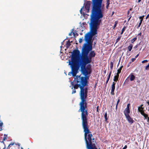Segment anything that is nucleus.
Here are the masks:
<instances>
[{
    "label": "nucleus",
    "instance_id": "nucleus-4",
    "mask_svg": "<svg viewBox=\"0 0 149 149\" xmlns=\"http://www.w3.org/2000/svg\"><path fill=\"white\" fill-rule=\"evenodd\" d=\"M80 53V51L78 50H74L73 51L71 57V62H69V65L71 66V72H73L74 70L77 69L79 67V65L78 64L79 61L77 60V58Z\"/></svg>",
    "mask_w": 149,
    "mask_h": 149
},
{
    "label": "nucleus",
    "instance_id": "nucleus-57",
    "mask_svg": "<svg viewBox=\"0 0 149 149\" xmlns=\"http://www.w3.org/2000/svg\"><path fill=\"white\" fill-rule=\"evenodd\" d=\"M114 13V12H112V14L111 15H113V14Z\"/></svg>",
    "mask_w": 149,
    "mask_h": 149
},
{
    "label": "nucleus",
    "instance_id": "nucleus-41",
    "mask_svg": "<svg viewBox=\"0 0 149 149\" xmlns=\"http://www.w3.org/2000/svg\"><path fill=\"white\" fill-rule=\"evenodd\" d=\"M135 58H132L131 59L132 61V62H133L134 61H135Z\"/></svg>",
    "mask_w": 149,
    "mask_h": 149
},
{
    "label": "nucleus",
    "instance_id": "nucleus-7",
    "mask_svg": "<svg viewBox=\"0 0 149 149\" xmlns=\"http://www.w3.org/2000/svg\"><path fill=\"white\" fill-rule=\"evenodd\" d=\"M91 3L90 1H87L84 4L85 9H90Z\"/></svg>",
    "mask_w": 149,
    "mask_h": 149
},
{
    "label": "nucleus",
    "instance_id": "nucleus-31",
    "mask_svg": "<svg viewBox=\"0 0 149 149\" xmlns=\"http://www.w3.org/2000/svg\"><path fill=\"white\" fill-rule=\"evenodd\" d=\"M82 41H83L82 39L81 38H79V43H81L82 42Z\"/></svg>",
    "mask_w": 149,
    "mask_h": 149
},
{
    "label": "nucleus",
    "instance_id": "nucleus-35",
    "mask_svg": "<svg viewBox=\"0 0 149 149\" xmlns=\"http://www.w3.org/2000/svg\"><path fill=\"white\" fill-rule=\"evenodd\" d=\"M149 67V66L148 65H147L146 67V69L147 70L148 69V68Z\"/></svg>",
    "mask_w": 149,
    "mask_h": 149
},
{
    "label": "nucleus",
    "instance_id": "nucleus-62",
    "mask_svg": "<svg viewBox=\"0 0 149 149\" xmlns=\"http://www.w3.org/2000/svg\"><path fill=\"white\" fill-rule=\"evenodd\" d=\"M2 130V128L0 130V131H1Z\"/></svg>",
    "mask_w": 149,
    "mask_h": 149
},
{
    "label": "nucleus",
    "instance_id": "nucleus-2",
    "mask_svg": "<svg viewBox=\"0 0 149 149\" xmlns=\"http://www.w3.org/2000/svg\"><path fill=\"white\" fill-rule=\"evenodd\" d=\"M89 76H85L81 80V86L80 87L79 95L81 101L80 102L79 110L81 112V118L82 120V125L88 124V104L86 99L88 96V88L84 87L88 85V80Z\"/></svg>",
    "mask_w": 149,
    "mask_h": 149
},
{
    "label": "nucleus",
    "instance_id": "nucleus-49",
    "mask_svg": "<svg viewBox=\"0 0 149 149\" xmlns=\"http://www.w3.org/2000/svg\"><path fill=\"white\" fill-rule=\"evenodd\" d=\"M143 19H140V25H141L142 21Z\"/></svg>",
    "mask_w": 149,
    "mask_h": 149
},
{
    "label": "nucleus",
    "instance_id": "nucleus-50",
    "mask_svg": "<svg viewBox=\"0 0 149 149\" xmlns=\"http://www.w3.org/2000/svg\"><path fill=\"white\" fill-rule=\"evenodd\" d=\"M136 1L138 3H139L140 2V0H136Z\"/></svg>",
    "mask_w": 149,
    "mask_h": 149
},
{
    "label": "nucleus",
    "instance_id": "nucleus-43",
    "mask_svg": "<svg viewBox=\"0 0 149 149\" xmlns=\"http://www.w3.org/2000/svg\"><path fill=\"white\" fill-rule=\"evenodd\" d=\"M140 27V23H139L138 25L136 26V27L137 29H138Z\"/></svg>",
    "mask_w": 149,
    "mask_h": 149
},
{
    "label": "nucleus",
    "instance_id": "nucleus-42",
    "mask_svg": "<svg viewBox=\"0 0 149 149\" xmlns=\"http://www.w3.org/2000/svg\"><path fill=\"white\" fill-rule=\"evenodd\" d=\"M129 81V80L127 79V78L125 81V82H127L128 81Z\"/></svg>",
    "mask_w": 149,
    "mask_h": 149
},
{
    "label": "nucleus",
    "instance_id": "nucleus-19",
    "mask_svg": "<svg viewBox=\"0 0 149 149\" xmlns=\"http://www.w3.org/2000/svg\"><path fill=\"white\" fill-rule=\"evenodd\" d=\"M110 68L111 70V71H112V70L113 69V63L112 62H111L110 63Z\"/></svg>",
    "mask_w": 149,
    "mask_h": 149
},
{
    "label": "nucleus",
    "instance_id": "nucleus-13",
    "mask_svg": "<svg viewBox=\"0 0 149 149\" xmlns=\"http://www.w3.org/2000/svg\"><path fill=\"white\" fill-rule=\"evenodd\" d=\"M111 71H110L109 72V73L108 75V76H107V80L106 81V84H105V86H107V84L109 79H110V76H111Z\"/></svg>",
    "mask_w": 149,
    "mask_h": 149
},
{
    "label": "nucleus",
    "instance_id": "nucleus-18",
    "mask_svg": "<svg viewBox=\"0 0 149 149\" xmlns=\"http://www.w3.org/2000/svg\"><path fill=\"white\" fill-rule=\"evenodd\" d=\"M126 29V26H124L123 27V28L122 29V31H121V33H120L121 34H123V32Z\"/></svg>",
    "mask_w": 149,
    "mask_h": 149
},
{
    "label": "nucleus",
    "instance_id": "nucleus-40",
    "mask_svg": "<svg viewBox=\"0 0 149 149\" xmlns=\"http://www.w3.org/2000/svg\"><path fill=\"white\" fill-rule=\"evenodd\" d=\"M129 13H130L129 11H128L127 12V14L128 15H127V17H129V16H130V15L129 16L128 15L129 14Z\"/></svg>",
    "mask_w": 149,
    "mask_h": 149
},
{
    "label": "nucleus",
    "instance_id": "nucleus-26",
    "mask_svg": "<svg viewBox=\"0 0 149 149\" xmlns=\"http://www.w3.org/2000/svg\"><path fill=\"white\" fill-rule=\"evenodd\" d=\"M123 68V66H121L120 67V68L118 69L117 70V71H119L120 72H121V70L122 69V68Z\"/></svg>",
    "mask_w": 149,
    "mask_h": 149
},
{
    "label": "nucleus",
    "instance_id": "nucleus-44",
    "mask_svg": "<svg viewBox=\"0 0 149 149\" xmlns=\"http://www.w3.org/2000/svg\"><path fill=\"white\" fill-rule=\"evenodd\" d=\"M149 17V14H148L146 16V19H147Z\"/></svg>",
    "mask_w": 149,
    "mask_h": 149
},
{
    "label": "nucleus",
    "instance_id": "nucleus-52",
    "mask_svg": "<svg viewBox=\"0 0 149 149\" xmlns=\"http://www.w3.org/2000/svg\"><path fill=\"white\" fill-rule=\"evenodd\" d=\"M87 13H88L89 12V10H86Z\"/></svg>",
    "mask_w": 149,
    "mask_h": 149
},
{
    "label": "nucleus",
    "instance_id": "nucleus-1",
    "mask_svg": "<svg viewBox=\"0 0 149 149\" xmlns=\"http://www.w3.org/2000/svg\"><path fill=\"white\" fill-rule=\"evenodd\" d=\"M102 10H91L89 23L90 31L85 36V40L86 43L84 44L82 48L81 61L78 62L79 67L77 69L74 70L73 72H69V75L70 74H72L73 77H75L80 66L81 72L84 76H88L91 73V65L89 64L91 62L92 60L88 56V54L92 49L91 43L92 38L97 34V26L101 22L100 19L103 17Z\"/></svg>",
    "mask_w": 149,
    "mask_h": 149
},
{
    "label": "nucleus",
    "instance_id": "nucleus-63",
    "mask_svg": "<svg viewBox=\"0 0 149 149\" xmlns=\"http://www.w3.org/2000/svg\"><path fill=\"white\" fill-rule=\"evenodd\" d=\"M148 65L149 66V63H148Z\"/></svg>",
    "mask_w": 149,
    "mask_h": 149
},
{
    "label": "nucleus",
    "instance_id": "nucleus-9",
    "mask_svg": "<svg viewBox=\"0 0 149 149\" xmlns=\"http://www.w3.org/2000/svg\"><path fill=\"white\" fill-rule=\"evenodd\" d=\"M140 113L144 117V119L147 118V122L149 123V118L148 117V115L147 114L145 113L143 111H142L140 109Z\"/></svg>",
    "mask_w": 149,
    "mask_h": 149
},
{
    "label": "nucleus",
    "instance_id": "nucleus-64",
    "mask_svg": "<svg viewBox=\"0 0 149 149\" xmlns=\"http://www.w3.org/2000/svg\"><path fill=\"white\" fill-rule=\"evenodd\" d=\"M148 65L149 66V63H148Z\"/></svg>",
    "mask_w": 149,
    "mask_h": 149
},
{
    "label": "nucleus",
    "instance_id": "nucleus-46",
    "mask_svg": "<svg viewBox=\"0 0 149 149\" xmlns=\"http://www.w3.org/2000/svg\"><path fill=\"white\" fill-rule=\"evenodd\" d=\"M131 17H132L131 16H130V17H129V18L128 19V21H129L130 20V18H131Z\"/></svg>",
    "mask_w": 149,
    "mask_h": 149
},
{
    "label": "nucleus",
    "instance_id": "nucleus-12",
    "mask_svg": "<svg viewBox=\"0 0 149 149\" xmlns=\"http://www.w3.org/2000/svg\"><path fill=\"white\" fill-rule=\"evenodd\" d=\"M124 112L125 116H126L129 115V113H130V110L125 109Z\"/></svg>",
    "mask_w": 149,
    "mask_h": 149
},
{
    "label": "nucleus",
    "instance_id": "nucleus-11",
    "mask_svg": "<svg viewBox=\"0 0 149 149\" xmlns=\"http://www.w3.org/2000/svg\"><path fill=\"white\" fill-rule=\"evenodd\" d=\"M95 54L94 51H91L89 53L88 56L92 59L93 57H94L95 56Z\"/></svg>",
    "mask_w": 149,
    "mask_h": 149
},
{
    "label": "nucleus",
    "instance_id": "nucleus-10",
    "mask_svg": "<svg viewBox=\"0 0 149 149\" xmlns=\"http://www.w3.org/2000/svg\"><path fill=\"white\" fill-rule=\"evenodd\" d=\"M128 122L131 124H132L134 122V120L132 119L130 115H128L125 116Z\"/></svg>",
    "mask_w": 149,
    "mask_h": 149
},
{
    "label": "nucleus",
    "instance_id": "nucleus-37",
    "mask_svg": "<svg viewBox=\"0 0 149 149\" xmlns=\"http://www.w3.org/2000/svg\"><path fill=\"white\" fill-rule=\"evenodd\" d=\"M98 107H99V106H97V111H96L98 113H99V110H98Z\"/></svg>",
    "mask_w": 149,
    "mask_h": 149
},
{
    "label": "nucleus",
    "instance_id": "nucleus-48",
    "mask_svg": "<svg viewBox=\"0 0 149 149\" xmlns=\"http://www.w3.org/2000/svg\"><path fill=\"white\" fill-rule=\"evenodd\" d=\"M143 17H144V16H143L141 17L140 16V19H143Z\"/></svg>",
    "mask_w": 149,
    "mask_h": 149
},
{
    "label": "nucleus",
    "instance_id": "nucleus-24",
    "mask_svg": "<svg viewBox=\"0 0 149 149\" xmlns=\"http://www.w3.org/2000/svg\"><path fill=\"white\" fill-rule=\"evenodd\" d=\"M137 39V38H134L131 40V42L133 43Z\"/></svg>",
    "mask_w": 149,
    "mask_h": 149
},
{
    "label": "nucleus",
    "instance_id": "nucleus-51",
    "mask_svg": "<svg viewBox=\"0 0 149 149\" xmlns=\"http://www.w3.org/2000/svg\"><path fill=\"white\" fill-rule=\"evenodd\" d=\"M120 60L119 61V62L118 63V65H117V66H118L119 65V63H120Z\"/></svg>",
    "mask_w": 149,
    "mask_h": 149
},
{
    "label": "nucleus",
    "instance_id": "nucleus-14",
    "mask_svg": "<svg viewBox=\"0 0 149 149\" xmlns=\"http://www.w3.org/2000/svg\"><path fill=\"white\" fill-rule=\"evenodd\" d=\"M129 77L130 78V80L131 81H133L135 79L137 78L136 77H135V76L133 74H130L129 76Z\"/></svg>",
    "mask_w": 149,
    "mask_h": 149
},
{
    "label": "nucleus",
    "instance_id": "nucleus-56",
    "mask_svg": "<svg viewBox=\"0 0 149 149\" xmlns=\"http://www.w3.org/2000/svg\"><path fill=\"white\" fill-rule=\"evenodd\" d=\"M17 145H18V146H19L20 144L19 143H18L17 144Z\"/></svg>",
    "mask_w": 149,
    "mask_h": 149
},
{
    "label": "nucleus",
    "instance_id": "nucleus-58",
    "mask_svg": "<svg viewBox=\"0 0 149 149\" xmlns=\"http://www.w3.org/2000/svg\"><path fill=\"white\" fill-rule=\"evenodd\" d=\"M21 149H23V148L22 147L21 148Z\"/></svg>",
    "mask_w": 149,
    "mask_h": 149
},
{
    "label": "nucleus",
    "instance_id": "nucleus-6",
    "mask_svg": "<svg viewBox=\"0 0 149 149\" xmlns=\"http://www.w3.org/2000/svg\"><path fill=\"white\" fill-rule=\"evenodd\" d=\"M75 76H76V77L74 78V80H76L77 84L74 85L73 82H71V84L72 86H73L74 89H77L79 87L80 89V87L81 86V79L84 77H81L80 75H77Z\"/></svg>",
    "mask_w": 149,
    "mask_h": 149
},
{
    "label": "nucleus",
    "instance_id": "nucleus-47",
    "mask_svg": "<svg viewBox=\"0 0 149 149\" xmlns=\"http://www.w3.org/2000/svg\"><path fill=\"white\" fill-rule=\"evenodd\" d=\"M138 111L140 112V106L138 107Z\"/></svg>",
    "mask_w": 149,
    "mask_h": 149
},
{
    "label": "nucleus",
    "instance_id": "nucleus-55",
    "mask_svg": "<svg viewBox=\"0 0 149 149\" xmlns=\"http://www.w3.org/2000/svg\"><path fill=\"white\" fill-rule=\"evenodd\" d=\"M83 8H84V7L83 6L81 8V9H83Z\"/></svg>",
    "mask_w": 149,
    "mask_h": 149
},
{
    "label": "nucleus",
    "instance_id": "nucleus-32",
    "mask_svg": "<svg viewBox=\"0 0 149 149\" xmlns=\"http://www.w3.org/2000/svg\"><path fill=\"white\" fill-rule=\"evenodd\" d=\"M14 144V143H11L8 145V147H11V146L13 145Z\"/></svg>",
    "mask_w": 149,
    "mask_h": 149
},
{
    "label": "nucleus",
    "instance_id": "nucleus-3",
    "mask_svg": "<svg viewBox=\"0 0 149 149\" xmlns=\"http://www.w3.org/2000/svg\"><path fill=\"white\" fill-rule=\"evenodd\" d=\"M82 125L84 132V139L87 149H97L95 138H92L93 135L89 129L88 124Z\"/></svg>",
    "mask_w": 149,
    "mask_h": 149
},
{
    "label": "nucleus",
    "instance_id": "nucleus-30",
    "mask_svg": "<svg viewBox=\"0 0 149 149\" xmlns=\"http://www.w3.org/2000/svg\"><path fill=\"white\" fill-rule=\"evenodd\" d=\"M75 89H73V90H72V93L73 94V93H76V91L75 90Z\"/></svg>",
    "mask_w": 149,
    "mask_h": 149
},
{
    "label": "nucleus",
    "instance_id": "nucleus-53",
    "mask_svg": "<svg viewBox=\"0 0 149 149\" xmlns=\"http://www.w3.org/2000/svg\"><path fill=\"white\" fill-rule=\"evenodd\" d=\"M6 139V137H4L3 138V140H5Z\"/></svg>",
    "mask_w": 149,
    "mask_h": 149
},
{
    "label": "nucleus",
    "instance_id": "nucleus-36",
    "mask_svg": "<svg viewBox=\"0 0 149 149\" xmlns=\"http://www.w3.org/2000/svg\"><path fill=\"white\" fill-rule=\"evenodd\" d=\"M138 45H136V46H135L134 47V49H136L137 47H138Z\"/></svg>",
    "mask_w": 149,
    "mask_h": 149
},
{
    "label": "nucleus",
    "instance_id": "nucleus-17",
    "mask_svg": "<svg viewBox=\"0 0 149 149\" xmlns=\"http://www.w3.org/2000/svg\"><path fill=\"white\" fill-rule=\"evenodd\" d=\"M71 45L70 42L69 40H68L67 41V42L66 44V47L67 48H68Z\"/></svg>",
    "mask_w": 149,
    "mask_h": 149
},
{
    "label": "nucleus",
    "instance_id": "nucleus-22",
    "mask_svg": "<svg viewBox=\"0 0 149 149\" xmlns=\"http://www.w3.org/2000/svg\"><path fill=\"white\" fill-rule=\"evenodd\" d=\"M118 23V21H116L114 22V25L113 26V29H114L115 27H116L117 26V24Z\"/></svg>",
    "mask_w": 149,
    "mask_h": 149
},
{
    "label": "nucleus",
    "instance_id": "nucleus-54",
    "mask_svg": "<svg viewBox=\"0 0 149 149\" xmlns=\"http://www.w3.org/2000/svg\"><path fill=\"white\" fill-rule=\"evenodd\" d=\"M108 2H110L109 0H107V2H108Z\"/></svg>",
    "mask_w": 149,
    "mask_h": 149
},
{
    "label": "nucleus",
    "instance_id": "nucleus-38",
    "mask_svg": "<svg viewBox=\"0 0 149 149\" xmlns=\"http://www.w3.org/2000/svg\"><path fill=\"white\" fill-rule=\"evenodd\" d=\"M127 146L126 145H125L123 148L122 149H126L127 148Z\"/></svg>",
    "mask_w": 149,
    "mask_h": 149
},
{
    "label": "nucleus",
    "instance_id": "nucleus-60",
    "mask_svg": "<svg viewBox=\"0 0 149 149\" xmlns=\"http://www.w3.org/2000/svg\"><path fill=\"white\" fill-rule=\"evenodd\" d=\"M96 84H97V83H96L95 84V87L96 86Z\"/></svg>",
    "mask_w": 149,
    "mask_h": 149
},
{
    "label": "nucleus",
    "instance_id": "nucleus-39",
    "mask_svg": "<svg viewBox=\"0 0 149 149\" xmlns=\"http://www.w3.org/2000/svg\"><path fill=\"white\" fill-rule=\"evenodd\" d=\"M3 125V123L2 122L0 123V127H1Z\"/></svg>",
    "mask_w": 149,
    "mask_h": 149
},
{
    "label": "nucleus",
    "instance_id": "nucleus-5",
    "mask_svg": "<svg viewBox=\"0 0 149 149\" xmlns=\"http://www.w3.org/2000/svg\"><path fill=\"white\" fill-rule=\"evenodd\" d=\"M103 0H92L91 9H101Z\"/></svg>",
    "mask_w": 149,
    "mask_h": 149
},
{
    "label": "nucleus",
    "instance_id": "nucleus-28",
    "mask_svg": "<svg viewBox=\"0 0 149 149\" xmlns=\"http://www.w3.org/2000/svg\"><path fill=\"white\" fill-rule=\"evenodd\" d=\"M110 4V2H108H108H107V3H106V8H108V7L109 6V5Z\"/></svg>",
    "mask_w": 149,
    "mask_h": 149
},
{
    "label": "nucleus",
    "instance_id": "nucleus-20",
    "mask_svg": "<svg viewBox=\"0 0 149 149\" xmlns=\"http://www.w3.org/2000/svg\"><path fill=\"white\" fill-rule=\"evenodd\" d=\"M118 77L117 76H114V79H113V81H116H116L118 80Z\"/></svg>",
    "mask_w": 149,
    "mask_h": 149
},
{
    "label": "nucleus",
    "instance_id": "nucleus-21",
    "mask_svg": "<svg viewBox=\"0 0 149 149\" xmlns=\"http://www.w3.org/2000/svg\"><path fill=\"white\" fill-rule=\"evenodd\" d=\"M107 112H106L104 114V117L105 118V120L106 121L108 119V118H107Z\"/></svg>",
    "mask_w": 149,
    "mask_h": 149
},
{
    "label": "nucleus",
    "instance_id": "nucleus-61",
    "mask_svg": "<svg viewBox=\"0 0 149 149\" xmlns=\"http://www.w3.org/2000/svg\"><path fill=\"white\" fill-rule=\"evenodd\" d=\"M137 81L139 83V81H138V80Z\"/></svg>",
    "mask_w": 149,
    "mask_h": 149
},
{
    "label": "nucleus",
    "instance_id": "nucleus-25",
    "mask_svg": "<svg viewBox=\"0 0 149 149\" xmlns=\"http://www.w3.org/2000/svg\"><path fill=\"white\" fill-rule=\"evenodd\" d=\"M120 99L119 98V99H118V100L117 101V104L116 105V109H117V108L118 105V103L120 102Z\"/></svg>",
    "mask_w": 149,
    "mask_h": 149
},
{
    "label": "nucleus",
    "instance_id": "nucleus-45",
    "mask_svg": "<svg viewBox=\"0 0 149 149\" xmlns=\"http://www.w3.org/2000/svg\"><path fill=\"white\" fill-rule=\"evenodd\" d=\"M139 53L138 54H137L136 56H135V58H136L138 57V56L139 55Z\"/></svg>",
    "mask_w": 149,
    "mask_h": 149
},
{
    "label": "nucleus",
    "instance_id": "nucleus-59",
    "mask_svg": "<svg viewBox=\"0 0 149 149\" xmlns=\"http://www.w3.org/2000/svg\"><path fill=\"white\" fill-rule=\"evenodd\" d=\"M142 105H141V106H140V108H141V107H142Z\"/></svg>",
    "mask_w": 149,
    "mask_h": 149
},
{
    "label": "nucleus",
    "instance_id": "nucleus-34",
    "mask_svg": "<svg viewBox=\"0 0 149 149\" xmlns=\"http://www.w3.org/2000/svg\"><path fill=\"white\" fill-rule=\"evenodd\" d=\"M148 62V61L147 60H145L143 61L142 62V63H145L146 62Z\"/></svg>",
    "mask_w": 149,
    "mask_h": 149
},
{
    "label": "nucleus",
    "instance_id": "nucleus-23",
    "mask_svg": "<svg viewBox=\"0 0 149 149\" xmlns=\"http://www.w3.org/2000/svg\"><path fill=\"white\" fill-rule=\"evenodd\" d=\"M121 37V36H119L118 37V38L116 40V43L117 42L120 40Z\"/></svg>",
    "mask_w": 149,
    "mask_h": 149
},
{
    "label": "nucleus",
    "instance_id": "nucleus-16",
    "mask_svg": "<svg viewBox=\"0 0 149 149\" xmlns=\"http://www.w3.org/2000/svg\"><path fill=\"white\" fill-rule=\"evenodd\" d=\"M85 10H80V13L83 15L84 16H85L86 15H87L88 16L89 15H88L86 14L85 13H84V11H85Z\"/></svg>",
    "mask_w": 149,
    "mask_h": 149
},
{
    "label": "nucleus",
    "instance_id": "nucleus-15",
    "mask_svg": "<svg viewBox=\"0 0 149 149\" xmlns=\"http://www.w3.org/2000/svg\"><path fill=\"white\" fill-rule=\"evenodd\" d=\"M133 47V45L132 44H130L127 47L128 51L127 52V53L131 51Z\"/></svg>",
    "mask_w": 149,
    "mask_h": 149
},
{
    "label": "nucleus",
    "instance_id": "nucleus-33",
    "mask_svg": "<svg viewBox=\"0 0 149 149\" xmlns=\"http://www.w3.org/2000/svg\"><path fill=\"white\" fill-rule=\"evenodd\" d=\"M72 33H73V34H74V33L72 32H71L70 33H69V36H72Z\"/></svg>",
    "mask_w": 149,
    "mask_h": 149
},
{
    "label": "nucleus",
    "instance_id": "nucleus-29",
    "mask_svg": "<svg viewBox=\"0 0 149 149\" xmlns=\"http://www.w3.org/2000/svg\"><path fill=\"white\" fill-rule=\"evenodd\" d=\"M120 72H119V71H117V73H116V75H115L116 76H117L118 77H119V74L120 73Z\"/></svg>",
    "mask_w": 149,
    "mask_h": 149
},
{
    "label": "nucleus",
    "instance_id": "nucleus-8",
    "mask_svg": "<svg viewBox=\"0 0 149 149\" xmlns=\"http://www.w3.org/2000/svg\"><path fill=\"white\" fill-rule=\"evenodd\" d=\"M116 84V82H113L112 83V84L111 86V94L112 95L114 94V91L115 89V85Z\"/></svg>",
    "mask_w": 149,
    "mask_h": 149
},
{
    "label": "nucleus",
    "instance_id": "nucleus-27",
    "mask_svg": "<svg viewBox=\"0 0 149 149\" xmlns=\"http://www.w3.org/2000/svg\"><path fill=\"white\" fill-rule=\"evenodd\" d=\"M130 104H128L127 105V107L125 109L130 110Z\"/></svg>",
    "mask_w": 149,
    "mask_h": 149
}]
</instances>
